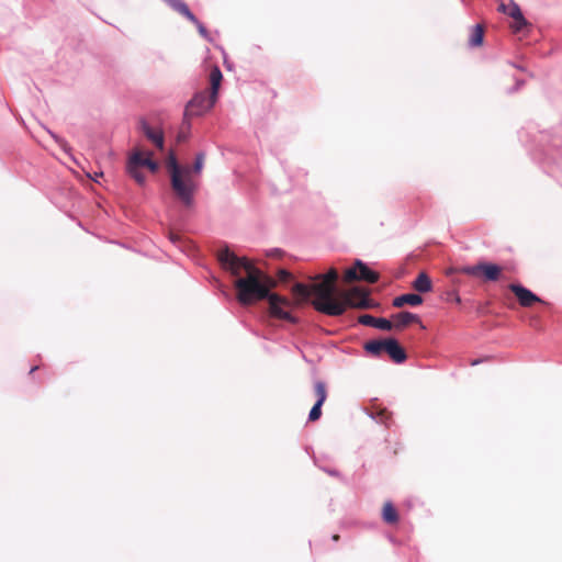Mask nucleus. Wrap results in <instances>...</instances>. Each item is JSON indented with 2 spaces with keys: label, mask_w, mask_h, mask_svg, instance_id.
I'll list each match as a JSON object with an SVG mask.
<instances>
[{
  "label": "nucleus",
  "mask_w": 562,
  "mask_h": 562,
  "mask_svg": "<svg viewBox=\"0 0 562 562\" xmlns=\"http://www.w3.org/2000/svg\"><path fill=\"white\" fill-rule=\"evenodd\" d=\"M338 272L335 268H330L326 274H317L311 285L295 283L292 288L294 296H300L303 301H307L313 296L312 305L317 311L328 316H340L344 314L342 303L336 297V282Z\"/></svg>",
  "instance_id": "2"
},
{
  "label": "nucleus",
  "mask_w": 562,
  "mask_h": 562,
  "mask_svg": "<svg viewBox=\"0 0 562 562\" xmlns=\"http://www.w3.org/2000/svg\"><path fill=\"white\" fill-rule=\"evenodd\" d=\"M459 271L484 281H497L502 277L503 268L495 263L479 262L474 266L462 267Z\"/></svg>",
  "instance_id": "9"
},
{
  "label": "nucleus",
  "mask_w": 562,
  "mask_h": 562,
  "mask_svg": "<svg viewBox=\"0 0 562 562\" xmlns=\"http://www.w3.org/2000/svg\"><path fill=\"white\" fill-rule=\"evenodd\" d=\"M222 80L223 75L221 69L217 66H213L209 75V93L206 91H200L193 95V98L187 104L184 111L186 119L203 115L213 108L217 100Z\"/></svg>",
  "instance_id": "4"
},
{
  "label": "nucleus",
  "mask_w": 562,
  "mask_h": 562,
  "mask_svg": "<svg viewBox=\"0 0 562 562\" xmlns=\"http://www.w3.org/2000/svg\"><path fill=\"white\" fill-rule=\"evenodd\" d=\"M183 138H184V135H181V134H180V135L178 136V140H182Z\"/></svg>",
  "instance_id": "31"
},
{
  "label": "nucleus",
  "mask_w": 562,
  "mask_h": 562,
  "mask_svg": "<svg viewBox=\"0 0 562 562\" xmlns=\"http://www.w3.org/2000/svg\"><path fill=\"white\" fill-rule=\"evenodd\" d=\"M422 303H423V297L420 295L414 294V293H407V294H403L401 296L395 297L393 301V306L402 307L405 304H408L412 306H417V305H420Z\"/></svg>",
  "instance_id": "16"
},
{
  "label": "nucleus",
  "mask_w": 562,
  "mask_h": 562,
  "mask_svg": "<svg viewBox=\"0 0 562 562\" xmlns=\"http://www.w3.org/2000/svg\"><path fill=\"white\" fill-rule=\"evenodd\" d=\"M484 40V27L481 24H476L472 27L471 35L469 37V45L472 47H479L483 44Z\"/></svg>",
  "instance_id": "20"
},
{
  "label": "nucleus",
  "mask_w": 562,
  "mask_h": 562,
  "mask_svg": "<svg viewBox=\"0 0 562 562\" xmlns=\"http://www.w3.org/2000/svg\"><path fill=\"white\" fill-rule=\"evenodd\" d=\"M103 176V172L95 173V177Z\"/></svg>",
  "instance_id": "32"
},
{
  "label": "nucleus",
  "mask_w": 562,
  "mask_h": 562,
  "mask_svg": "<svg viewBox=\"0 0 562 562\" xmlns=\"http://www.w3.org/2000/svg\"><path fill=\"white\" fill-rule=\"evenodd\" d=\"M170 5L181 15L187 18L192 23H198V19L195 15L190 11L189 7L181 0H170Z\"/></svg>",
  "instance_id": "18"
},
{
  "label": "nucleus",
  "mask_w": 562,
  "mask_h": 562,
  "mask_svg": "<svg viewBox=\"0 0 562 562\" xmlns=\"http://www.w3.org/2000/svg\"><path fill=\"white\" fill-rule=\"evenodd\" d=\"M382 518L386 524L394 525L398 521V514L391 502L383 505Z\"/></svg>",
  "instance_id": "19"
},
{
  "label": "nucleus",
  "mask_w": 562,
  "mask_h": 562,
  "mask_svg": "<svg viewBox=\"0 0 562 562\" xmlns=\"http://www.w3.org/2000/svg\"><path fill=\"white\" fill-rule=\"evenodd\" d=\"M344 280L348 283L357 280L375 283L379 280V273L370 270L362 261L357 260L355 267L345 271Z\"/></svg>",
  "instance_id": "10"
},
{
  "label": "nucleus",
  "mask_w": 562,
  "mask_h": 562,
  "mask_svg": "<svg viewBox=\"0 0 562 562\" xmlns=\"http://www.w3.org/2000/svg\"><path fill=\"white\" fill-rule=\"evenodd\" d=\"M166 165L171 177L172 190L186 205H190L196 188L193 175L201 173L204 166V154L200 153L196 155L192 168L188 166L180 167L173 153L169 154Z\"/></svg>",
  "instance_id": "3"
},
{
  "label": "nucleus",
  "mask_w": 562,
  "mask_h": 562,
  "mask_svg": "<svg viewBox=\"0 0 562 562\" xmlns=\"http://www.w3.org/2000/svg\"><path fill=\"white\" fill-rule=\"evenodd\" d=\"M393 327L403 329L413 323H420L418 315L409 312H401L392 316Z\"/></svg>",
  "instance_id": "15"
},
{
  "label": "nucleus",
  "mask_w": 562,
  "mask_h": 562,
  "mask_svg": "<svg viewBox=\"0 0 562 562\" xmlns=\"http://www.w3.org/2000/svg\"><path fill=\"white\" fill-rule=\"evenodd\" d=\"M338 539H339V536H338V535L333 536V540H334V541H338Z\"/></svg>",
  "instance_id": "29"
},
{
  "label": "nucleus",
  "mask_w": 562,
  "mask_h": 562,
  "mask_svg": "<svg viewBox=\"0 0 562 562\" xmlns=\"http://www.w3.org/2000/svg\"><path fill=\"white\" fill-rule=\"evenodd\" d=\"M376 414L374 418L378 419V422L387 425V422L391 418V413L385 408H375V411L372 414Z\"/></svg>",
  "instance_id": "22"
},
{
  "label": "nucleus",
  "mask_w": 562,
  "mask_h": 562,
  "mask_svg": "<svg viewBox=\"0 0 562 562\" xmlns=\"http://www.w3.org/2000/svg\"><path fill=\"white\" fill-rule=\"evenodd\" d=\"M37 369H38V367H33V368L31 369L30 373H33V372H34L35 370H37Z\"/></svg>",
  "instance_id": "30"
},
{
  "label": "nucleus",
  "mask_w": 562,
  "mask_h": 562,
  "mask_svg": "<svg viewBox=\"0 0 562 562\" xmlns=\"http://www.w3.org/2000/svg\"><path fill=\"white\" fill-rule=\"evenodd\" d=\"M510 29L515 34H519L524 32L526 29L530 26L529 22L525 19L524 14L518 16L516 20H513L510 23Z\"/></svg>",
  "instance_id": "21"
},
{
  "label": "nucleus",
  "mask_w": 562,
  "mask_h": 562,
  "mask_svg": "<svg viewBox=\"0 0 562 562\" xmlns=\"http://www.w3.org/2000/svg\"><path fill=\"white\" fill-rule=\"evenodd\" d=\"M508 289L515 294L522 307H531L536 303H544L538 295L521 284L512 283Z\"/></svg>",
  "instance_id": "12"
},
{
  "label": "nucleus",
  "mask_w": 562,
  "mask_h": 562,
  "mask_svg": "<svg viewBox=\"0 0 562 562\" xmlns=\"http://www.w3.org/2000/svg\"><path fill=\"white\" fill-rule=\"evenodd\" d=\"M413 288L417 292L420 293H427L430 292L432 289V283L430 278L425 272H420L418 277L413 282Z\"/></svg>",
  "instance_id": "17"
},
{
  "label": "nucleus",
  "mask_w": 562,
  "mask_h": 562,
  "mask_svg": "<svg viewBox=\"0 0 562 562\" xmlns=\"http://www.w3.org/2000/svg\"><path fill=\"white\" fill-rule=\"evenodd\" d=\"M316 403L312 407L308 414V420L314 423L322 416V405L325 403L328 396L327 385L324 381H315L313 384Z\"/></svg>",
  "instance_id": "11"
},
{
  "label": "nucleus",
  "mask_w": 562,
  "mask_h": 562,
  "mask_svg": "<svg viewBox=\"0 0 562 562\" xmlns=\"http://www.w3.org/2000/svg\"><path fill=\"white\" fill-rule=\"evenodd\" d=\"M223 268L235 277L234 288L241 305H251L268 299L276 281L257 268L246 257H239L229 249H223L217 255Z\"/></svg>",
  "instance_id": "1"
},
{
  "label": "nucleus",
  "mask_w": 562,
  "mask_h": 562,
  "mask_svg": "<svg viewBox=\"0 0 562 562\" xmlns=\"http://www.w3.org/2000/svg\"><path fill=\"white\" fill-rule=\"evenodd\" d=\"M278 276L280 281H288L291 278V273L286 270H280Z\"/></svg>",
  "instance_id": "26"
},
{
  "label": "nucleus",
  "mask_w": 562,
  "mask_h": 562,
  "mask_svg": "<svg viewBox=\"0 0 562 562\" xmlns=\"http://www.w3.org/2000/svg\"><path fill=\"white\" fill-rule=\"evenodd\" d=\"M296 301L291 302L286 297H283L277 293H271L267 299L269 302V313L272 317L288 321L290 323H296L297 319L291 314V310L294 306L300 305L304 302L300 296H295Z\"/></svg>",
  "instance_id": "8"
},
{
  "label": "nucleus",
  "mask_w": 562,
  "mask_h": 562,
  "mask_svg": "<svg viewBox=\"0 0 562 562\" xmlns=\"http://www.w3.org/2000/svg\"><path fill=\"white\" fill-rule=\"evenodd\" d=\"M359 323L366 326H372L382 330H391L393 328L392 321L386 318H376L369 314L360 315Z\"/></svg>",
  "instance_id": "14"
},
{
  "label": "nucleus",
  "mask_w": 562,
  "mask_h": 562,
  "mask_svg": "<svg viewBox=\"0 0 562 562\" xmlns=\"http://www.w3.org/2000/svg\"><path fill=\"white\" fill-rule=\"evenodd\" d=\"M477 363H480V360H473V361H471V366H476Z\"/></svg>",
  "instance_id": "28"
},
{
  "label": "nucleus",
  "mask_w": 562,
  "mask_h": 562,
  "mask_svg": "<svg viewBox=\"0 0 562 562\" xmlns=\"http://www.w3.org/2000/svg\"><path fill=\"white\" fill-rule=\"evenodd\" d=\"M336 300L342 303L344 313L348 307L353 308H373L376 304L369 297V292L362 288L355 286L347 291L338 293Z\"/></svg>",
  "instance_id": "7"
},
{
  "label": "nucleus",
  "mask_w": 562,
  "mask_h": 562,
  "mask_svg": "<svg viewBox=\"0 0 562 562\" xmlns=\"http://www.w3.org/2000/svg\"><path fill=\"white\" fill-rule=\"evenodd\" d=\"M169 239L171 240V243L178 244L181 241V236L178 233L170 232Z\"/></svg>",
  "instance_id": "25"
},
{
  "label": "nucleus",
  "mask_w": 562,
  "mask_h": 562,
  "mask_svg": "<svg viewBox=\"0 0 562 562\" xmlns=\"http://www.w3.org/2000/svg\"><path fill=\"white\" fill-rule=\"evenodd\" d=\"M194 24L196 25L199 33L207 38V30L205 29V26L199 20L198 23Z\"/></svg>",
  "instance_id": "24"
},
{
  "label": "nucleus",
  "mask_w": 562,
  "mask_h": 562,
  "mask_svg": "<svg viewBox=\"0 0 562 562\" xmlns=\"http://www.w3.org/2000/svg\"><path fill=\"white\" fill-rule=\"evenodd\" d=\"M364 350L374 357H380L385 352L395 363H402L407 359L405 349L394 338L367 341L364 344Z\"/></svg>",
  "instance_id": "5"
},
{
  "label": "nucleus",
  "mask_w": 562,
  "mask_h": 562,
  "mask_svg": "<svg viewBox=\"0 0 562 562\" xmlns=\"http://www.w3.org/2000/svg\"><path fill=\"white\" fill-rule=\"evenodd\" d=\"M151 153H147L145 156L140 150H135L128 158L126 170L139 184L145 182V175L142 172V168L146 167L151 172H156L158 170V164L151 159Z\"/></svg>",
  "instance_id": "6"
},
{
  "label": "nucleus",
  "mask_w": 562,
  "mask_h": 562,
  "mask_svg": "<svg viewBox=\"0 0 562 562\" xmlns=\"http://www.w3.org/2000/svg\"><path fill=\"white\" fill-rule=\"evenodd\" d=\"M509 3L501 2L497 10L504 14H508Z\"/></svg>",
  "instance_id": "27"
},
{
  "label": "nucleus",
  "mask_w": 562,
  "mask_h": 562,
  "mask_svg": "<svg viewBox=\"0 0 562 562\" xmlns=\"http://www.w3.org/2000/svg\"><path fill=\"white\" fill-rule=\"evenodd\" d=\"M522 14L519 5L514 2L513 0L509 1V9H508V16H510L513 20H516L518 16Z\"/></svg>",
  "instance_id": "23"
},
{
  "label": "nucleus",
  "mask_w": 562,
  "mask_h": 562,
  "mask_svg": "<svg viewBox=\"0 0 562 562\" xmlns=\"http://www.w3.org/2000/svg\"><path fill=\"white\" fill-rule=\"evenodd\" d=\"M139 128L157 148H164V134L161 131L151 128L145 120L139 121Z\"/></svg>",
  "instance_id": "13"
}]
</instances>
